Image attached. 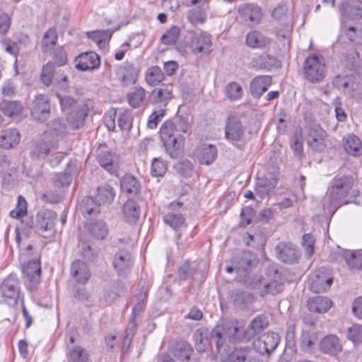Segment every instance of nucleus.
<instances>
[{
    "mask_svg": "<svg viewBox=\"0 0 362 362\" xmlns=\"http://www.w3.org/2000/svg\"><path fill=\"white\" fill-rule=\"evenodd\" d=\"M268 325L266 317L259 315L253 319L247 329L237 321L226 322L218 325L211 332V340L214 341L219 352L228 353L230 346L243 341H249Z\"/></svg>",
    "mask_w": 362,
    "mask_h": 362,
    "instance_id": "1",
    "label": "nucleus"
},
{
    "mask_svg": "<svg viewBox=\"0 0 362 362\" xmlns=\"http://www.w3.org/2000/svg\"><path fill=\"white\" fill-rule=\"evenodd\" d=\"M353 185L352 177L348 175L332 180L328 196L322 204L326 214L332 216L341 206L351 202L348 196Z\"/></svg>",
    "mask_w": 362,
    "mask_h": 362,
    "instance_id": "2",
    "label": "nucleus"
},
{
    "mask_svg": "<svg viewBox=\"0 0 362 362\" xmlns=\"http://www.w3.org/2000/svg\"><path fill=\"white\" fill-rule=\"evenodd\" d=\"M160 136L165 152L171 158H177L182 153L185 139L180 134L172 133L170 125L160 128Z\"/></svg>",
    "mask_w": 362,
    "mask_h": 362,
    "instance_id": "3",
    "label": "nucleus"
},
{
    "mask_svg": "<svg viewBox=\"0 0 362 362\" xmlns=\"http://www.w3.org/2000/svg\"><path fill=\"white\" fill-rule=\"evenodd\" d=\"M326 66L322 56L313 54L305 59L303 73L305 78L313 83L321 82L325 76Z\"/></svg>",
    "mask_w": 362,
    "mask_h": 362,
    "instance_id": "4",
    "label": "nucleus"
},
{
    "mask_svg": "<svg viewBox=\"0 0 362 362\" xmlns=\"http://www.w3.org/2000/svg\"><path fill=\"white\" fill-rule=\"evenodd\" d=\"M22 272L27 289L30 292L36 290L41 276L40 260L34 259L28 262L23 266Z\"/></svg>",
    "mask_w": 362,
    "mask_h": 362,
    "instance_id": "5",
    "label": "nucleus"
},
{
    "mask_svg": "<svg viewBox=\"0 0 362 362\" xmlns=\"http://www.w3.org/2000/svg\"><path fill=\"white\" fill-rule=\"evenodd\" d=\"M0 292L5 303L11 306L17 304L20 298V284L16 276L10 275L4 279L0 286Z\"/></svg>",
    "mask_w": 362,
    "mask_h": 362,
    "instance_id": "6",
    "label": "nucleus"
},
{
    "mask_svg": "<svg viewBox=\"0 0 362 362\" xmlns=\"http://www.w3.org/2000/svg\"><path fill=\"white\" fill-rule=\"evenodd\" d=\"M57 218V214L51 210L40 211L36 216V228L44 237H51L55 232Z\"/></svg>",
    "mask_w": 362,
    "mask_h": 362,
    "instance_id": "7",
    "label": "nucleus"
},
{
    "mask_svg": "<svg viewBox=\"0 0 362 362\" xmlns=\"http://www.w3.org/2000/svg\"><path fill=\"white\" fill-rule=\"evenodd\" d=\"M331 261L341 262L345 261L350 269H359L362 267V252L361 251L351 252L339 247L337 251L330 255Z\"/></svg>",
    "mask_w": 362,
    "mask_h": 362,
    "instance_id": "8",
    "label": "nucleus"
},
{
    "mask_svg": "<svg viewBox=\"0 0 362 362\" xmlns=\"http://www.w3.org/2000/svg\"><path fill=\"white\" fill-rule=\"evenodd\" d=\"M238 13V18L248 25L259 23L262 16L261 8L254 4H240Z\"/></svg>",
    "mask_w": 362,
    "mask_h": 362,
    "instance_id": "9",
    "label": "nucleus"
},
{
    "mask_svg": "<svg viewBox=\"0 0 362 362\" xmlns=\"http://www.w3.org/2000/svg\"><path fill=\"white\" fill-rule=\"evenodd\" d=\"M163 221L165 224L175 230L177 244L178 247H180V245H182V233L186 230L187 226L185 217L180 212L170 211L163 216Z\"/></svg>",
    "mask_w": 362,
    "mask_h": 362,
    "instance_id": "10",
    "label": "nucleus"
},
{
    "mask_svg": "<svg viewBox=\"0 0 362 362\" xmlns=\"http://www.w3.org/2000/svg\"><path fill=\"white\" fill-rule=\"evenodd\" d=\"M244 134L245 128L239 119L235 116L229 117L225 127L226 139L235 144V142L243 139Z\"/></svg>",
    "mask_w": 362,
    "mask_h": 362,
    "instance_id": "11",
    "label": "nucleus"
},
{
    "mask_svg": "<svg viewBox=\"0 0 362 362\" xmlns=\"http://www.w3.org/2000/svg\"><path fill=\"white\" fill-rule=\"evenodd\" d=\"M31 115L39 122H45L49 117L50 104L45 95L40 94L35 97L31 107Z\"/></svg>",
    "mask_w": 362,
    "mask_h": 362,
    "instance_id": "12",
    "label": "nucleus"
},
{
    "mask_svg": "<svg viewBox=\"0 0 362 362\" xmlns=\"http://www.w3.org/2000/svg\"><path fill=\"white\" fill-rule=\"evenodd\" d=\"M280 337L277 333L267 332L259 337L254 343L257 352L260 354H269L278 346Z\"/></svg>",
    "mask_w": 362,
    "mask_h": 362,
    "instance_id": "13",
    "label": "nucleus"
},
{
    "mask_svg": "<svg viewBox=\"0 0 362 362\" xmlns=\"http://www.w3.org/2000/svg\"><path fill=\"white\" fill-rule=\"evenodd\" d=\"M211 45V37L206 32L194 33L190 39L189 47L194 54L209 53Z\"/></svg>",
    "mask_w": 362,
    "mask_h": 362,
    "instance_id": "14",
    "label": "nucleus"
},
{
    "mask_svg": "<svg viewBox=\"0 0 362 362\" xmlns=\"http://www.w3.org/2000/svg\"><path fill=\"white\" fill-rule=\"evenodd\" d=\"M75 67L81 71L94 70L99 68L100 59L95 52H86L78 54L75 59Z\"/></svg>",
    "mask_w": 362,
    "mask_h": 362,
    "instance_id": "15",
    "label": "nucleus"
},
{
    "mask_svg": "<svg viewBox=\"0 0 362 362\" xmlns=\"http://www.w3.org/2000/svg\"><path fill=\"white\" fill-rule=\"evenodd\" d=\"M277 180L276 176L272 173L259 176L256 183V194L262 199L267 198L274 189Z\"/></svg>",
    "mask_w": 362,
    "mask_h": 362,
    "instance_id": "16",
    "label": "nucleus"
},
{
    "mask_svg": "<svg viewBox=\"0 0 362 362\" xmlns=\"http://www.w3.org/2000/svg\"><path fill=\"white\" fill-rule=\"evenodd\" d=\"M319 349L323 354L335 356L342 351L343 346L337 335L328 334L320 340Z\"/></svg>",
    "mask_w": 362,
    "mask_h": 362,
    "instance_id": "17",
    "label": "nucleus"
},
{
    "mask_svg": "<svg viewBox=\"0 0 362 362\" xmlns=\"http://www.w3.org/2000/svg\"><path fill=\"white\" fill-rule=\"evenodd\" d=\"M326 132L320 127L314 125L310 127L308 135V146L316 151H322L325 148Z\"/></svg>",
    "mask_w": 362,
    "mask_h": 362,
    "instance_id": "18",
    "label": "nucleus"
},
{
    "mask_svg": "<svg viewBox=\"0 0 362 362\" xmlns=\"http://www.w3.org/2000/svg\"><path fill=\"white\" fill-rule=\"evenodd\" d=\"M139 69L132 64H126L120 66L117 71V78L123 86H128L136 83Z\"/></svg>",
    "mask_w": 362,
    "mask_h": 362,
    "instance_id": "19",
    "label": "nucleus"
},
{
    "mask_svg": "<svg viewBox=\"0 0 362 362\" xmlns=\"http://www.w3.org/2000/svg\"><path fill=\"white\" fill-rule=\"evenodd\" d=\"M57 145L56 141H51L44 134V137L35 141L30 151V156L33 158H41L45 157L52 148H56Z\"/></svg>",
    "mask_w": 362,
    "mask_h": 362,
    "instance_id": "20",
    "label": "nucleus"
},
{
    "mask_svg": "<svg viewBox=\"0 0 362 362\" xmlns=\"http://www.w3.org/2000/svg\"><path fill=\"white\" fill-rule=\"evenodd\" d=\"M275 251L281 261L288 264L295 263L300 255L295 246L291 243H281L276 245Z\"/></svg>",
    "mask_w": 362,
    "mask_h": 362,
    "instance_id": "21",
    "label": "nucleus"
},
{
    "mask_svg": "<svg viewBox=\"0 0 362 362\" xmlns=\"http://www.w3.org/2000/svg\"><path fill=\"white\" fill-rule=\"evenodd\" d=\"M195 155L201 164L209 165L216 160L217 148L213 144H202L197 147Z\"/></svg>",
    "mask_w": 362,
    "mask_h": 362,
    "instance_id": "22",
    "label": "nucleus"
},
{
    "mask_svg": "<svg viewBox=\"0 0 362 362\" xmlns=\"http://www.w3.org/2000/svg\"><path fill=\"white\" fill-rule=\"evenodd\" d=\"M70 273L71 277L78 284H85L89 280L91 272L83 262L76 260L71 265Z\"/></svg>",
    "mask_w": 362,
    "mask_h": 362,
    "instance_id": "23",
    "label": "nucleus"
},
{
    "mask_svg": "<svg viewBox=\"0 0 362 362\" xmlns=\"http://www.w3.org/2000/svg\"><path fill=\"white\" fill-rule=\"evenodd\" d=\"M88 110V109L86 105H78L75 109L71 110L66 119L69 127L72 129L80 128L83 124Z\"/></svg>",
    "mask_w": 362,
    "mask_h": 362,
    "instance_id": "24",
    "label": "nucleus"
},
{
    "mask_svg": "<svg viewBox=\"0 0 362 362\" xmlns=\"http://www.w3.org/2000/svg\"><path fill=\"white\" fill-rule=\"evenodd\" d=\"M67 129V124L62 119H55L49 123L47 130L45 132L46 138L56 141V144L62 139Z\"/></svg>",
    "mask_w": 362,
    "mask_h": 362,
    "instance_id": "25",
    "label": "nucleus"
},
{
    "mask_svg": "<svg viewBox=\"0 0 362 362\" xmlns=\"http://www.w3.org/2000/svg\"><path fill=\"white\" fill-rule=\"evenodd\" d=\"M21 135L15 128L3 129L0 134V147L4 149L11 148L19 144Z\"/></svg>",
    "mask_w": 362,
    "mask_h": 362,
    "instance_id": "26",
    "label": "nucleus"
},
{
    "mask_svg": "<svg viewBox=\"0 0 362 362\" xmlns=\"http://www.w3.org/2000/svg\"><path fill=\"white\" fill-rule=\"evenodd\" d=\"M340 12L343 19L354 21L362 18V8L350 0H344L341 2Z\"/></svg>",
    "mask_w": 362,
    "mask_h": 362,
    "instance_id": "27",
    "label": "nucleus"
},
{
    "mask_svg": "<svg viewBox=\"0 0 362 362\" xmlns=\"http://www.w3.org/2000/svg\"><path fill=\"white\" fill-rule=\"evenodd\" d=\"M112 264L120 275L124 274L132 264V255L127 250H119L115 255Z\"/></svg>",
    "mask_w": 362,
    "mask_h": 362,
    "instance_id": "28",
    "label": "nucleus"
},
{
    "mask_svg": "<svg viewBox=\"0 0 362 362\" xmlns=\"http://www.w3.org/2000/svg\"><path fill=\"white\" fill-rule=\"evenodd\" d=\"M189 116L187 114L176 116L173 120L165 121L160 127L163 128L165 125H170L172 129V133L180 134L187 133L189 127Z\"/></svg>",
    "mask_w": 362,
    "mask_h": 362,
    "instance_id": "29",
    "label": "nucleus"
},
{
    "mask_svg": "<svg viewBox=\"0 0 362 362\" xmlns=\"http://www.w3.org/2000/svg\"><path fill=\"white\" fill-rule=\"evenodd\" d=\"M246 45L252 49H263L271 42L269 37L262 35L260 32L253 30L249 32L245 37Z\"/></svg>",
    "mask_w": 362,
    "mask_h": 362,
    "instance_id": "30",
    "label": "nucleus"
},
{
    "mask_svg": "<svg viewBox=\"0 0 362 362\" xmlns=\"http://www.w3.org/2000/svg\"><path fill=\"white\" fill-rule=\"evenodd\" d=\"M100 165L111 174H116L119 169V156L110 152L102 153L98 156Z\"/></svg>",
    "mask_w": 362,
    "mask_h": 362,
    "instance_id": "31",
    "label": "nucleus"
},
{
    "mask_svg": "<svg viewBox=\"0 0 362 362\" xmlns=\"http://www.w3.org/2000/svg\"><path fill=\"white\" fill-rule=\"evenodd\" d=\"M272 83V78L269 76H259L250 83V91L255 98H259Z\"/></svg>",
    "mask_w": 362,
    "mask_h": 362,
    "instance_id": "32",
    "label": "nucleus"
},
{
    "mask_svg": "<svg viewBox=\"0 0 362 362\" xmlns=\"http://www.w3.org/2000/svg\"><path fill=\"white\" fill-rule=\"evenodd\" d=\"M308 308L310 312L324 313L332 306L330 299L325 296H315L308 300Z\"/></svg>",
    "mask_w": 362,
    "mask_h": 362,
    "instance_id": "33",
    "label": "nucleus"
},
{
    "mask_svg": "<svg viewBox=\"0 0 362 362\" xmlns=\"http://www.w3.org/2000/svg\"><path fill=\"white\" fill-rule=\"evenodd\" d=\"M122 214L126 221L135 223L140 216V207L133 199H128L122 206Z\"/></svg>",
    "mask_w": 362,
    "mask_h": 362,
    "instance_id": "34",
    "label": "nucleus"
},
{
    "mask_svg": "<svg viewBox=\"0 0 362 362\" xmlns=\"http://www.w3.org/2000/svg\"><path fill=\"white\" fill-rule=\"evenodd\" d=\"M93 197H86L80 204L79 208L86 218L95 216L100 213V203H98Z\"/></svg>",
    "mask_w": 362,
    "mask_h": 362,
    "instance_id": "35",
    "label": "nucleus"
},
{
    "mask_svg": "<svg viewBox=\"0 0 362 362\" xmlns=\"http://www.w3.org/2000/svg\"><path fill=\"white\" fill-rule=\"evenodd\" d=\"M121 189L129 195H136L140 190V184L137 179L132 175H125L120 182Z\"/></svg>",
    "mask_w": 362,
    "mask_h": 362,
    "instance_id": "36",
    "label": "nucleus"
},
{
    "mask_svg": "<svg viewBox=\"0 0 362 362\" xmlns=\"http://www.w3.org/2000/svg\"><path fill=\"white\" fill-rule=\"evenodd\" d=\"M344 147L349 154L356 156L361 152L362 144L358 136L349 134L344 139Z\"/></svg>",
    "mask_w": 362,
    "mask_h": 362,
    "instance_id": "37",
    "label": "nucleus"
},
{
    "mask_svg": "<svg viewBox=\"0 0 362 362\" xmlns=\"http://www.w3.org/2000/svg\"><path fill=\"white\" fill-rule=\"evenodd\" d=\"M89 39L95 42L100 49L106 47L107 42L110 40L112 32L109 30H94L86 33Z\"/></svg>",
    "mask_w": 362,
    "mask_h": 362,
    "instance_id": "38",
    "label": "nucleus"
},
{
    "mask_svg": "<svg viewBox=\"0 0 362 362\" xmlns=\"http://www.w3.org/2000/svg\"><path fill=\"white\" fill-rule=\"evenodd\" d=\"M115 197V191L109 185H104L98 188L96 199L100 204H110Z\"/></svg>",
    "mask_w": 362,
    "mask_h": 362,
    "instance_id": "39",
    "label": "nucleus"
},
{
    "mask_svg": "<svg viewBox=\"0 0 362 362\" xmlns=\"http://www.w3.org/2000/svg\"><path fill=\"white\" fill-rule=\"evenodd\" d=\"M127 98L132 107H139L146 99V90L141 87H137L127 94Z\"/></svg>",
    "mask_w": 362,
    "mask_h": 362,
    "instance_id": "40",
    "label": "nucleus"
},
{
    "mask_svg": "<svg viewBox=\"0 0 362 362\" xmlns=\"http://www.w3.org/2000/svg\"><path fill=\"white\" fill-rule=\"evenodd\" d=\"M232 300L237 308L244 309L252 303L254 297L248 292L237 291L232 295Z\"/></svg>",
    "mask_w": 362,
    "mask_h": 362,
    "instance_id": "41",
    "label": "nucleus"
},
{
    "mask_svg": "<svg viewBox=\"0 0 362 362\" xmlns=\"http://www.w3.org/2000/svg\"><path fill=\"white\" fill-rule=\"evenodd\" d=\"M163 78L164 74L158 66H151L146 70L145 79L148 85L151 86H157Z\"/></svg>",
    "mask_w": 362,
    "mask_h": 362,
    "instance_id": "42",
    "label": "nucleus"
},
{
    "mask_svg": "<svg viewBox=\"0 0 362 362\" xmlns=\"http://www.w3.org/2000/svg\"><path fill=\"white\" fill-rule=\"evenodd\" d=\"M193 350L191 345L185 341H180L174 349V356L180 361H188Z\"/></svg>",
    "mask_w": 362,
    "mask_h": 362,
    "instance_id": "43",
    "label": "nucleus"
},
{
    "mask_svg": "<svg viewBox=\"0 0 362 362\" xmlns=\"http://www.w3.org/2000/svg\"><path fill=\"white\" fill-rule=\"evenodd\" d=\"M57 34L54 28H49L44 34L43 38L41 42V45L43 52H47L50 51L52 47L57 44Z\"/></svg>",
    "mask_w": 362,
    "mask_h": 362,
    "instance_id": "44",
    "label": "nucleus"
},
{
    "mask_svg": "<svg viewBox=\"0 0 362 362\" xmlns=\"http://www.w3.org/2000/svg\"><path fill=\"white\" fill-rule=\"evenodd\" d=\"M194 340L195 348L198 352L205 351L209 347L211 343L207 333L200 330L194 332Z\"/></svg>",
    "mask_w": 362,
    "mask_h": 362,
    "instance_id": "45",
    "label": "nucleus"
},
{
    "mask_svg": "<svg viewBox=\"0 0 362 362\" xmlns=\"http://www.w3.org/2000/svg\"><path fill=\"white\" fill-rule=\"evenodd\" d=\"M249 352V348L245 346L235 348L223 362H244L248 357Z\"/></svg>",
    "mask_w": 362,
    "mask_h": 362,
    "instance_id": "46",
    "label": "nucleus"
},
{
    "mask_svg": "<svg viewBox=\"0 0 362 362\" xmlns=\"http://www.w3.org/2000/svg\"><path fill=\"white\" fill-rule=\"evenodd\" d=\"M70 362H88L89 356L87 351L81 346H74L68 353Z\"/></svg>",
    "mask_w": 362,
    "mask_h": 362,
    "instance_id": "47",
    "label": "nucleus"
},
{
    "mask_svg": "<svg viewBox=\"0 0 362 362\" xmlns=\"http://www.w3.org/2000/svg\"><path fill=\"white\" fill-rule=\"evenodd\" d=\"M88 230L97 239L103 240L107 234V227L103 221L90 223L88 226Z\"/></svg>",
    "mask_w": 362,
    "mask_h": 362,
    "instance_id": "48",
    "label": "nucleus"
},
{
    "mask_svg": "<svg viewBox=\"0 0 362 362\" xmlns=\"http://www.w3.org/2000/svg\"><path fill=\"white\" fill-rule=\"evenodd\" d=\"M254 259L255 257L251 252H243L239 257V261L235 264L236 271L238 272L247 271L252 266Z\"/></svg>",
    "mask_w": 362,
    "mask_h": 362,
    "instance_id": "49",
    "label": "nucleus"
},
{
    "mask_svg": "<svg viewBox=\"0 0 362 362\" xmlns=\"http://www.w3.org/2000/svg\"><path fill=\"white\" fill-rule=\"evenodd\" d=\"M1 108L4 114L8 117L17 115L22 110V106L18 101H4Z\"/></svg>",
    "mask_w": 362,
    "mask_h": 362,
    "instance_id": "50",
    "label": "nucleus"
},
{
    "mask_svg": "<svg viewBox=\"0 0 362 362\" xmlns=\"http://www.w3.org/2000/svg\"><path fill=\"white\" fill-rule=\"evenodd\" d=\"M28 204L25 198L22 196L18 197L17 204L14 209L10 211V216L19 219L27 214Z\"/></svg>",
    "mask_w": 362,
    "mask_h": 362,
    "instance_id": "51",
    "label": "nucleus"
},
{
    "mask_svg": "<svg viewBox=\"0 0 362 362\" xmlns=\"http://www.w3.org/2000/svg\"><path fill=\"white\" fill-rule=\"evenodd\" d=\"M320 271L317 272L319 273ZM333 282L332 278H328L325 281L319 276V274H316V280L313 281L310 289L315 293L326 291Z\"/></svg>",
    "mask_w": 362,
    "mask_h": 362,
    "instance_id": "52",
    "label": "nucleus"
},
{
    "mask_svg": "<svg viewBox=\"0 0 362 362\" xmlns=\"http://www.w3.org/2000/svg\"><path fill=\"white\" fill-rule=\"evenodd\" d=\"M171 98V91L167 88H156L152 92V99L154 103H165Z\"/></svg>",
    "mask_w": 362,
    "mask_h": 362,
    "instance_id": "53",
    "label": "nucleus"
},
{
    "mask_svg": "<svg viewBox=\"0 0 362 362\" xmlns=\"http://www.w3.org/2000/svg\"><path fill=\"white\" fill-rule=\"evenodd\" d=\"M187 18L192 25L202 24L206 20V13L199 7L195 8L189 11Z\"/></svg>",
    "mask_w": 362,
    "mask_h": 362,
    "instance_id": "54",
    "label": "nucleus"
},
{
    "mask_svg": "<svg viewBox=\"0 0 362 362\" xmlns=\"http://www.w3.org/2000/svg\"><path fill=\"white\" fill-rule=\"evenodd\" d=\"M180 30L177 26H173L161 37V42L170 45L175 44L180 35Z\"/></svg>",
    "mask_w": 362,
    "mask_h": 362,
    "instance_id": "55",
    "label": "nucleus"
},
{
    "mask_svg": "<svg viewBox=\"0 0 362 362\" xmlns=\"http://www.w3.org/2000/svg\"><path fill=\"white\" fill-rule=\"evenodd\" d=\"M226 93L230 100H236L241 98L243 89L239 83L231 82L226 86Z\"/></svg>",
    "mask_w": 362,
    "mask_h": 362,
    "instance_id": "56",
    "label": "nucleus"
},
{
    "mask_svg": "<svg viewBox=\"0 0 362 362\" xmlns=\"http://www.w3.org/2000/svg\"><path fill=\"white\" fill-rule=\"evenodd\" d=\"M346 35L350 41L362 44V24L349 27L346 29Z\"/></svg>",
    "mask_w": 362,
    "mask_h": 362,
    "instance_id": "57",
    "label": "nucleus"
},
{
    "mask_svg": "<svg viewBox=\"0 0 362 362\" xmlns=\"http://www.w3.org/2000/svg\"><path fill=\"white\" fill-rule=\"evenodd\" d=\"M168 169L167 163L160 158H154L151 164V174L154 177L163 176Z\"/></svg>",
    "mask_w": 362,
    "mask_h": 362,
    "instance_id": "58",
    "label": "nucleus"
},
{
    "mask_svg": "<svg viewBox=\"0 0 362 362\" xmlns=\"http://www.w3.org/2000/svg\"><path fill=\"white\" fill-rule=\"evenodd\" d=\"M54 76V66L52 62L47 63L42 68L41 73V80L47 86H49L53 80Z\"/></svg>",
    "mask_w": 362,
    "mask_h": 362,
    "instance_id": "59",
    "label": "nucleus"
},
{
    "mask_svg": "<svg viewBox=\"0 0 362 362\" xmlns=\"http://www.w3.org/2000/svg\"><path fill=\"white\" fill-rule=\"evenodd\" d=\"M175 168L185 177H190L193 173V164L188 160H181L176 165Z\"/></svg>",
    "mask_w": 362,
    "mask_h": 362,
    "instance_id": "60",
    "label": "nucleus"
},
{
    "mask_svg": "<svg viewBox=\"0 0 362 362\" xmlns=\"http://www.w3.org/2000/svg\"><path fill=\"white\" fill-rule=\"evenodd\" d=\"M254 59L257 60L259 64H254L253 66L259 68L269 69L276 63V59L268 54L257 56L256 58H254Z\"/></svg>",
    "mask_w": 362,
    "mask_h": 362,
    "instance_id": "61",
    "label": "nucleus"
},
{
    "mask_svg": "<svg viewBox=\"0 0 362 362\" xmlns=\"http://www.w3.org/2000/svg\"><path fill=\"white\" fill-rule=\"evenodd\" d=\"M315 243V238L310 233L305 234L303 236V247L305 250V256L310 257L314 253V245Z\"/></svg>",
    "mask_w": 362,
    "mask_h": 362,
    "instance_id": "62",
    "label": "nucleus"
},
{
    "mask_svg": "<svg viewBox=\"0 0 362 362\" xmlns=\"http://www.w3.org/2000/svg\"><path fill=\"white\" fill-rule=\"evenodd\" d=\"M347 338L354 344L362 342V325H354L347 332Z\"/></svg>",
    "mask_w": 362,
    "mask_h": 362,
    "instance_id": "63",
    "label": "nucleus"
},
{
    "mask_svg": "<svg viewBox=\"0 0 362 362\" xmlns=\"http://www.w3.org/2000/svg\"><path fill=\"white\" fill-rule=\"evenodd\" d=\"M81 254L87 261L92 262L98 257V252L97 250L92 248L89 244L82 243Z\"/></svg>",
    "mask_w": 362,
    "mask_h": 362,
    "instance_id": "64",
    "label": "nucleus"
}]
</instances>
